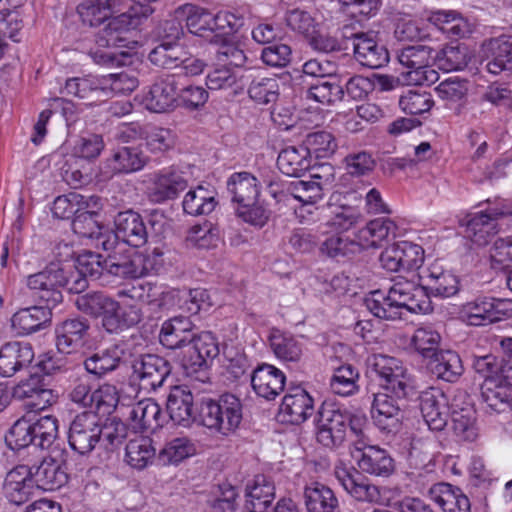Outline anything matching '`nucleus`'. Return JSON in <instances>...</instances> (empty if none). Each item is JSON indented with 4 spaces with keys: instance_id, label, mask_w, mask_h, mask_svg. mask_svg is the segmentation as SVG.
Returning <instances> with one entry per match:
<instances>
[{
    "instance_id": "2f4dec72",
    "label": "nucleus",
    "mask_w": 512,
    "mask_h": 512,
    "mask_svg": "<svg viewBox=\"0 0 512 512\" xmlns=\"http://www.w3.org/2000/svg\"><path fill=\"white\" fill-rule=\"evenodd\" d=\"M166 409L175 424L187 427L196 419L194 397L187 387L175 386L171 389Z\"/></svg>"
},
{
    "instance_id": "4c0bfd02",
    "label": "nucleus",
    "mask_w": 512,
    "mask_h": 512,
    "mask_svg": "<svg viewBox=\"0 0 512 512\" xmlns=\"http://www.w3.org/2000/svg\"><path fill=\"white\" fill-rule=\"evenodd\" d=\"M187 187V181L178 172L163 170L155 175L149 190V198L155 203L174 199Z\"/></svg>"
},
{
    "instance_id": "79ce46f5",
    "label": "nucleus",
    "mask_w": 512,
    "mask_h": 512,
    "mask_svg": "<svg viewBox=\"0 0 512 512\" xmlns=\"http://www.w3.org/2000/svg\"><path fill=\"white\" fill-rule=\"evenodd\" d=\"M303 500L307 512H337L339 510V501L334 491L320 482L305 486Z\"/></svg>"
},
{
    "instance_id": "cd10ccee",
    "label": "nucleus",
    "mask_w": 512,
    "mask_h": 512,
    "mask_svg": "<svg viewBox=\"0 0 512 512\" xmlns=\"http://www.w3.org/2000/svg\"><path fill=\"white\" fill-rule=\"evenodd\" d=\"M145 108L151 112L164 113L177 107V82L173 76L154 82L143 98Z\"/></svg>"
},
{
    "instance_id": "c03bdc74",
    "label": "nucleus",
    "mask_w": 512,
    "mask_h": 512,
    "mask_svg": "<svg viewBox=\"0 0 512 512\" xmlns=\"http://www.w3.org/2000/svg\"><path fill=\"white\" fill-rule=\"evenodd\" d=\"M428 368L437 379L449 383L458 381L464 372L460 356L452 350H441L429 360Z\"/></svg>"
},
{
    "instance_id": "bb28decb",
    "label": "nucleus",
    "mask_w": 512,
    "mask_h": 512,
    "mask_svg": "<svg viewBox=\"0 0 512 512\" xmlns=\"http://www.w3.org/2000/svg\"><path fill=\"white\" fill-rule=\"evenodd\" d=\"M486 55V68L489 73L499 75L512 74V36L501 35L486 40L483 44Z\"/></svg>"
},
{
    "instance_id": "69168bd1",
    "label": "nucleus",
    "mask_w": 512,
    "mask_h": 512,
    "mask_svg": "<svg viewBox=\"0 0 512 512\" xmlns=\"http://www.w3.org/2000/svg\"><path fill=\"white\" fill-rule=\"evenodd\" d=\"M434 63L444 71L461 70L468 64L466 48L447 45L442 50L434 52Z\"/></svg>"
},
{
    "instance_id": "6e6552de",
    "label": "nucleus",
    "mask_w": 512,
    "mask_h": 512,
    "mask_svg": "<svg viewBox=\"0 0 512 512\" xmlns=\"http://www.w3.org/2000/svg\"><path fill=\"white\" fill-rule=\"evenodd\" d=\"M368 373L379 381V385L398 399H405L412 387L407 369L401 360L383 354H374L368 358Z\"/></svg>"
},
{
    "instance_id": "a18cd8bd",
    "label": "nucleus",
    "mask_w": 512,
    "mask_h": 512,
    "mask_svg": "<svg viewBox=\"0 0 512 512\" xmlns=\"http://www.w3.org/2000/svg\"><path fill=\"white\" fill-rule=\"evenodd\" d=\"M197 453V445L192 439L182 436L175 437L165 443L160 449L156 462L159 465H177Z\"/></svg>"
},
{
    "instance_id": "7c9ffc66",
    "label": "nucleus",
    "mask_w": 512,
    "mask_h": 512,
    "mask_svg": "<svg viewBox=\"0 0 512 512\" xmlns=\"http://www.w3.org/2000/svg\"><path fill=\"white\" fill-rule=\"evenodd\" d=\"M149 161L140 146H123L113 151L106 160L104 171L107 175L116 173H131L141 170Z\"/></svg>"
},
{
    "instance_id": "aec40b11",
    "label": "nucleus",
    "mask_w": 512,
    "mask_h": 512,
    "mask_svg": "<svg viewBox=\"0 0 512 512\" xmlns=\"http://www.w3.org/2000/svg\"><path fill=\"white\" fill-rule=\"evenodd\" d=\"M116 236V247L121 245L119 239L123 243L132 247H141L148 240V228L140 214L133 210L119 212L114 219Z\"/></svg>"
},
{
    "instance_id": "c9c22d12",
    "label": "nucleus",
    "mask_w": 512,
    "mask_h": 512,
    "mask_svg": "<svg viewBox=\"0 0 512 512\" xmlns=\"http://www.w3.org/2000/svg\"><path fill=\"white\" fill-rule=\"evenodd\" d=\"M124 351L118 345L97 350L87 356L83 362L85 370L96 377L103 378L120 366Z\"/></svg>"
},
{
    "instance_id": "c756f323",
    "label": "nucleus",
    "mask_w": 512,
    "mask_h": 512,
    "mask_svg": "<svg viewBox=\"0 0 512 512\" xmlns=\"http://www.w3.org/2000/svg\"><path fill=\"white\" fill-rule=\"evenodd\" d=\"M52 311L47 306L22 308L13 314L11 326L19 336H26L40 331L50 325Z\"/></svg>"
},
{
    "instance_id": "dca6fc26",
    "label": "nucleus",
    "mask_w": 512,
    "mask_h": 512,
    "mask_svg": "<svg viewBox=\"0 0 512 512\" xmlns=\"http://www.w3.org/2000/svg\"><path fill=\"white\" fill-rule=\"evenodd\" d=\"M119 15L111 17L108 24L97 36L96 43L100 47L107 48H130L135 42L131 39L133 30L138 25L135 15L123 10Z\"/></svg>"
},
{
    "instance_id": "7ed1b4c3",
    "label": "nucleus",
    "mask_w": 512,
    "mask_h": 512,
    "mask_svg": "<svg viewBox=\"0 0 512 512\" xmlns=\"http://www.w3.org/2000/svg\"><path fill=\"white\" fill-rule=\"evenodd\" d=\"M315 422L317 442L333 449L341 446L348 435L360 437L363 434L365 418L351 414L336 403L323 402Z\"/></svg>"
},
{
    "instance_id": "0eeeda50",
    "label": "nucleus",
    "mask_w": 512,
    "mask_h": 512,
    "mask_svg": "<svg viewBox=\"0 0 512 512\" xmlns=\"http://www.w3.org/2000/svg\"><path fill=\"white\" fill-rule=\"evenodd\" d=\"M435 50L423 44L408 45L396 50V58L399 64L406 68V81L414 85H431L434 84L439 75L434 64Z\"/></svg>"
},
{
    "instance_id": "680f3d73",
    "label": "nucleus",
    "mask_w": 512,
    "mask_h": 512,
    "mask_svg": "<svg viewBox=\"0 0 512 512\" xmlns=\"http://www.w3.org/2000/svg\"><path fill=\"white\" fill-rule=\"evenodd\" d=\"M304 146L309 155H313L315 158H329L338 148L334 135L324 130L307 134L304 140Z\"/></svg>"
},
{
    "instance_id": "3c124183",
    "label": "nucleus",
    "mask_w": 512,
    "mask_h": 512,
    "mask_svg": "<svg viewBox=\"0 0 512 512\" xmlns=\"http://www.w3.org/2000/svg\"><path fill=\"white\" fill-rule=\"evenodd\" d=\"M344 87L338 75L316 80L307 90V98L332 105L344 99Z\"/></svg>"
},
{
    "instance_id": "052dcab7",
    "label": "nucleus",
    "mask_w": 512,
    "mask_h": 512,
    "mask_svg": "<svg viewBox=\"0 0 512 512\" xmlns=\"http://www.w3.org/2000/svg\"><path fill=\"white\" fill-rule=\"evenodd\" d=\"M106 264L107 257L92 251H84L76 259V269L84 277L107 282L109 275Z\"/></svg>"
},
{
    "instance_id": "f257e3e1",
    "label": "nucleus",
    "mask_w": 512,
    "mask_h": 512,
    "mask_svg": "<svg viewBox=\"0 0 512 512\" xmlns=\"http://www.w3.org/2000/svg\"><path fill=\"white\" fill-rule=\"evenodd\" d=\"M400 278L386 294L381 290H375L364 299L366 308L374 316L385 320H397L402 318L403 309L411 313L432 311L431 301L424 286L416 284L413 279Z\"/></svg>"
},
{
    "instance_id": "de8ad7c7",
    "label": "nucleus",
    "mask_w": 512,
    "mask_h": 512,
    "mask_svg": "<svg viewBox=\"0 0 512 512\" xmlns=\"http://www.w3.org/2000/svg\"><path fill=\"white\" fill-rule=\"evenodd\" d=\"M426 285L424 288L428 297H451L459 291L458 278L449 271H444L440 267L433 266L429 269L426 276Z\"/></svg>"
},
{
    "instance_id": "a19ab883",
    "label": "nucleus",
    "mask_w": 512,
    "mask_h": 512,
    "mask_svg": "<svg viewBox=\"0 0 512 512\" xmlns=\"http://www.w3.org/2000/svg\"><path fill=\"white\" fill-rule=\"evenodd\" d=\"M101 199L98 196L85 197L77 192L58 196L52 205L51 211L55 218L66 220L75 217L80 210L99 209Z\"/></svg>"
},
{
    "instance_id": "f03ea898",
    "label": "nucleus",
    "mask_w": 512,
    "mask_h": 512,
    "mask_svg": "<svg viewBox=\"0 0 512 512\" xmlns=\"http://www.w3.org/2000/svg\"><path fill=\"white\" fill-rule=\"evenodd\" d=\"M75 305L79 311L93 318H101L102 328L109 334H119L142 320V311L135 305L122 307L104 292L92 291L78 295Z\"/></svg>"
},
{
    "instance_id": "ddd939ff",
    "label": "nucleus",
    "mask_w": 512,
    "mask_h": 512,
    "mask_svg": "<svg viewBox=\"0 0 512 512\" xmlns=\"http://www.w3.org/2000/svg\"><path fill=\"white\" fill-rule=\"evenodd\" d=\"M102 424L93 412H82L70 424L68 442L81 455L90 453L101 440Z\"/></svg>"
},
{
    "instance_id": "2eb2a0df",
    "label": "nucleus",
    "mask_w": 512,
    "mask_h": 512,
    "mask_svg": "<svg viewBox=\"0 0 512 512\" xmlns=\"http://www.w3.org/2000/svg\"><path fill=\"white\" fill-rule=\"evenodd\" d=\"M351 455L364 473L388 477L394 471V460L385 449L366 445L361 439L354 442Z\"/></svg>"
},
{
    "instance_id": "13d9d810",
    "label": "nucleus",
    "mask_w": 512,
    "mask_h": 512,
    "mask_svg": "<svg viewBox=\"0 0 512 512\" xmlns=\"http://www.w3.org/2000/svg\"><path fill=\"white\" fill-rule=\"evenodd\" d=\"M452 430L459 441L473 442L478 437L476 412L469 407L452 410Z\"/></svg>"
},
{
    "instance_id": "37998d69",
    "label": "nucleus",
    "mask_w": 512,
    "mask_h": 512,
    "mask_svg": "<svg viewBox=\"0 0 512 512\" xmlns=\"http://www.w3.org/2000/svg\"><path fill=\"white\" fill-rule=\"evenodd\" d=\"M244 508L248 512H267L275 499V487L264 475H257L252 485H247Z\"/></svg>"
},
{
    "instance_id": "ea45409f",
    "label": "nucleus",
    "mask_w": 512,
    "mask_h": 512,
    "mask_svg": "<svg viewBox=\"0 0 512 512\" xmlns=\"http://www.w3.org/2000/svg\"><path fill=\"white\" fill-rule=\"evenodd\" d=\"M124 4L121 0H84L77 6V12L84 24L93 27L121 12Z\"/></svg>"
},
{
    "instance_id": "5701e85b",
    "label": "nucleus",
    "mask_w": 512,
    "mask_h": 512,
    "mask_svg": "<svg viewBox=\"0 0 512 512\" xmlns=\"http://www.w3.org/2000/svg\"><path fill=\"white\" fill-rule=\"evenodd\" d=\"M36 490L29 466L18 465L7 473L3 493L10 503L22 505L30 500Z\"/></svg>"
},
{
    "instance_id": "423d86ee",
    "label": "nucleus",
    "mask_w": 512,
    "mask_h": 512,
    "mask_svg": "<svg viewBox=\"0 0 512 512\" xmlns=\"http://www.w3.org/2000/svg\"><path fill=\"white\" fill-rule=\"evenodd\" d=\"M199 418L205 427L227 435L241 423V401L230 393L223 394L218 399L204 398L200 404Z\"/></svg>"
},
{
    "instance_id": "8fccbe9b",
    "label": "nucleus",
    "mask_w": 512,
    "mask_h": 512,
    "mask_svg": "<svg viewBox=\"0 0 512 512\" xmlns=\"http://www.w3.org/2000/svg\"><path fill=\"white\" fill-rule=\"evenodd\" d=\"M481 398L490 414L512 413L509 390L495 380H488L481 385Z\"/></svg>"
},
{
    "instance_id": "09e8293b",
    "label": "nucleus",
    "mask_w": 512,
    "mask_h": 512,
    "mask_svg": "<svg viewBox=\"0 0 512 512\" xmlns=\"http://www.w3.org/2000/svg\"><path fill=\"white\" fill-rule=\"evenodd\" d=\"M251 69L233 70L227 65H220L206 76V85L211 90L229 89L234 86L242 88L245 79L251 78Z\"/></svg>"
},
{
    "instance_id": "774afa93",
    "label": "nucleus",
    "mask_w": 512,
    "mask_h": 512,
    "mask_svg": "<svg viewBox=\"0 0 512 512\" xmlns=\"http://www.w3.org/2000/svg\"><path fill=\"white\" fill-rule=\"evenodd\" d=\"M434 104L430 93L421 90H408L399 99L400 108L407 114L420 115L429 112Z\"/></svg>"
},
{
    "instance_id": "39448f33",
    "label": "nucleus",
    "mask_w": 512,
    "mask_h": 512,
    "mask_svg": "<svg viewBox=\"0 0 512 512\" xmlns=\"http://www.w3.org/2000/svg\"><path fill=\"white\" fill-rule=\"evenodd\" d=\"M58 436V421L53 416H44L32 422L22 417L14 422L5 436L11 450H20L30 445L41 449L50 448Z\"/></svg>"
},
{
    "instance_id": "603ef678",
    "label": "nucleus",
    "mask_w": 512,
    "mask_h": 512,
    "mask_svg": "<svg viewBox=\"0 0 512 512\" xmlns=\"http://www.w3.org/2000/svg\"><path fill=\"white\" fill-rule=\"evenodd\" d=\"M493 303L489 297H479L462 305L461 318L470 326H486L495 322Z\"/></svg>"
},
{
    "instance_id": "72a5a7b5",
    "label": "nucleus",
    "mask_w": 512,
    "mask_h": 512,
    "mask_svg": "<svg viewBox=\"0 0 512 512\" xmlns=\"http://www.w3.org/2000/svg\"><path fill=\"white\" fill-rule=\"evenodd\" d=\"M428 496L443 512H471L468 497L458 487L446 482L433 484L428 490Z\"/></svg>"
},
{
    "instance_id": "a878e982",
    "label": "nucleus",
    "mask_w": 512,
    "mask_h": 512,
    "mask_svg": "<svg viewBox=\"0 0 512 512\" xmlns=\"http://www.w3.org/2000/svg\"><path fill=\"white\" fill-rule=\"evenodd\" d=\"M34 349L30 343L7 342L0 348V375L12 377L30 366L34 359Z\"/></svg>"
},
{
    "instance_id": "b1692460",
    "label": "nucleus",
    "mask_w": 512,
    "mask_h": 512,
    "mask_svg": "<svg viewBox=\"0 0 512 512\" xmlns=\"http://www.w3.org/2000/svg\"><path fill=\"white\" fill-rule=\"evenodd\" d=\"M268 343L274 356L286 365H298L305 358V344L291 333L272 329L268 336Z\"/></svg>"
},
{
    "instance_id": "864d4df0",
    "label": "nucleus",
    "mask_w": 512,
    "mask_h": 512,
    "mask_svg": "<svg viewBox=\"0 0 512 512\" xmlns=\"http://www.w3.org/2000/svg\"><path fill=\"white\" fill-rule=\"evenodd\" d=\"M179 10L186 16V26L191 33L210 40L213 36L212 13L192 4H186Z\"/></svg>"
},
{
    "instance_id": "bf43d9fd",
    "label": "nucleus",
    "mask_w": 512,
    "mask_h": 512,
    "mask_svg": "<svg viewBox=\"0 0 512 512\" xmlns=\"http://www.w3.org/2000/svg\"><path fill=\"white\" fill-rule=\"evenodd\" d=\"M332 369L330 388L333 393L340 396H349L358 390L359 372L353 365L343 364Z\"/></svg>"
},
{
    "instance_id": "6e6d98bb",
    "label": "nucleus",
    "mask_w": 512,
    "mask_h": 512,
    "mask_svg": "<svg viewBox=\"0 0 512 512\" xmlns=\"http://www.w3.org/2000/svg\"><path fill=\"white\" fill-rule=\"evenodd\" d=\"M126 462L133 468L142 470L156 461V450L148 437L132 439L126 445Z\"/></svg>"
},
{
    "instance_id": "4be33fe9",
    "label": "nucleus",
    "mask_w": 512,
    "mask_h": 512,
    "mask_svg": "<svg viewBox=\"0 0 512 512\" xmlns=\"http://www.w3.org/2000/svg\"><path fill=\"white\" fill-rule=\"evenodd\" d=\"M334 474L345 491L357 501L377 502L380 499L378 487L371 484L359 470L341 465L335 467Z\"/></svg>"
},
{
    "instance_id": "338daca9",
    "label": "nucleus",
    "mask_w": 512,
    "mask_h": 512,
    "mask_svg": "<svg viewBox=\"0 0 512 512\" xmlns=\"http://www.w3.org/2000/svg\"><path fill=\"white\" fill-rule=\"evenodd\" d=\"M248 94L259 104L274 103L279 96L278 80L271 77L255 78L250 83Z\"/></svg>"
},
{
    "instance_id": "0e129e2a",
    "label": "nucleus",
    "mask_w": 512,
    "mask_h": 512,
    "mask_svg": "<svg viewBox=\"0 0 512 512\" xmlns=\"http://www.w3.org/2000/svg\"><path fill=\"white\" fill-rule=\"evenodd\" d=\"M441 335L432 327H419L415 330L411 343L415 350L424 358L432 360L441 351L439 349Z\"/></svg>"
},
{
    "instance_id": "6ab92c4d",
    "label": "nucleus",
    "mask_w": 512,
    "mask_h": 512,
    "mask_svg": "<svg viewBox=\"0 0 512 512\" xmlns=\"http://www.w3.org/2000/svg\"><path fill=\"white\" fill-rule=\"evenodd\" d=\"M419 400L423 419L429 429L442 431L449 417L447 396L440 389L429 388L420 394Z\"/></svg>"
},
{
    "instance_id": "a211bd4d",
    "label": "nucleus",
    "mask_w": 512,
    "mask_h": 512,
    "mask_svg": "<svg viewBox=\"0 0 512 512\" xmlns=\"http://www.w3.org/2000/svg\"><path fill=\"white\" fill-rule=\"evenodd\" d=\"M90 323L76 317L59 323L55 328L56 347L61 354H72L82 348L89 336Z\"/></svg>"
},
{
    "instance_id": "20e7f679",
    "label": "nucleus",
    "mask_w": 512,
    "mask_h": 512,
    "mask_svg": "<svg viewBox=\"0 0 512 512\" xmlns=\"http://www.w3.org/2000/svg\"><path fill=\"white\" fill-rule=\"evenodd\" d=\"M107 256L108 275L121 279H137L159 273L165 264L164 252L156 247L142 253L126 249L124 245L110 250Z\"/></svg>"
},
{
    "instance_id": "473e14b6",
    "label": "nucleus",
    "mask_w": 512,
    "mask_h": 512,
    "mask_svg": "<svg viewBox=\"0 0 512 512\" xmlns=\"http://www.w3.org/2000/svg\"><path fill=\"white\" fill-rule=\"evenodd\" d=\"M128 419L135 432H154L163 425L160 406L151 399L135 403L129 411Z\"/></svg>"
},
{
    "instance_id": "e2e57ef3",
    "label": "nucleus",
    "mask_w": 512,
    "mask_h": 512,
    "mask_svg": "<svg viewBox=\"0 0 512 512\" xmlns=\"http://www.w3.org/2000/svg\"><path fill=\"white\" fill-rule=\"evenodd\" d=\"M397 225L393 220L387 217H380L371 220L359 232L362 240L369 242L372 247H378L380 242L388 239L390 235H396Z\"/></svg>"
},
{
    "instance_id": "412c9836",
    "label": "nucleus",
    "mask_w": 512,
    "mask_h": 512,
    "mask_svg": "<svg viewBox=\"0 0 512 512\" xmlns=\"http://www.w3.org/2000/svg\"><path fill=\"white\" fill-rule=\"evenodd\" d=\"M313 412V398L305 389L299 386L288 390L279 408V416L282 418V421L294 425L305 422Z\"/></svg>"
},
{
    "instance_id": "58836bf2",
    "label": "nucleus",
    "mask_w": 512,
    "mask_h": 512,
    "mask_svg": "<svg viewBox=\"0 0 512 512\" xmlns=\"http://www.w3.org/2000/svg\"><path fill=\"white\" fill-rule=\"evenodd\" d=\"M105 84L102 76L74 77L66 81L64 91L67 95H73L92 105L106 98Z\"/></svg>"
},
{
    "instance_id": "393cba45",
    "label": "nucleus",
    "mask_w": 512,
    "mask_h": 512,
    "mask_svg": "<svg viewBox=\"0 0 512 512\" xmlns=\"http://www.w3.org/2000/svg\"><path fill=\"white\" fill-rule=\"evenodd\" d=\"M250 379L255 393L266 400H274L284 391L286 383L284 372L267 363L257 366L250 375Z\"/></svg>"
},
{
    "instance_id": "f3484780",
    "label": "nucleus",
    "mask_w": 512,
    "mask_h": 512,
    "mask_svg": "<svg viewBox=\"0 0 512 512\" xmlns=\"http://www.w3.org/2000/svg\"><path fill=\"white\" fill-rule=\"evenodd\" d=\"M344 37L353 41L355 59L364 67L379 69L389 62V52L385 45L376 40L373 32H356Z\"/></svg>"
},
{
    "instance_id": "e433bc0d",
    "label": "nucleus",
    "mask_w": 512,
    "mask_h": 512,
    "mask_svg": "<svg viewBox=\"0 0 512 512\" xmlns=\"http://www.w3.org/2000/svg\"><path fill=\"white\" fill-rule=\"evenodd\" d=\"M507 213L498 207L475 213L466 222V236L478 245L487 243V236L495 233V221Z\"/></svg>"
},
{
    "instance_id": "c85d7f7f",
    "label": "nucleus",
    "mask_w": 512,
    "mask_h": 512,
    "mask_svg": "<svg viewBox=\"0 0 512 512\" xmlns=\"http://www.w3.org/2000/svg\"><path fill=\"white\" fill-rule=\"evenodd\" d=\"M195 325L185 316H175L165 320L159 332L160 343L172 350L180 352L193 339Z\"/></svg>"
},
{
    "instance_id": "f8f14e48",
    "label": "nucleus",
    "mask_w": 512,
    "mask_h": 512,
    "mask_svg": "<svg viewBox=\"0 0 512 512\" xmlns=\"http://www.w3.org/2000/svg\"><path fill=\"white\" fill-rule=\"evenodd\" d=\"M131 379L146 391H154L164 384L171 373L170 363L155 354H143L132 361Z\"/></svg>"
},
{
    "instance_id": "9d476101",
    "label": "nucleus",
    "mask_w": 512,
    "mask_h": 512,
    "mask_svg": "<svg viewBox=\"0 0 512 512\" xmlns=\"http://www.w3.org/2000/svg\"><path fill=\"white\" fill-rule=\"evenodd\" d=\"M67 284H69L67 271L56 264H51L44 270L27 277V286L34 291L33 295L50 308L62 302L61 290Z\"/></svg>"
},
{
    "instance_id": "49530a36",
    "label": "nucleus",
    "mask_w": 512,
    "mask_h": 512,
    "mask_svg": "<svg viewBox=\"0 0 512 512\" xmlns=\"http://www.w3.org/2000/svg\"><path fill=\"white\" fill-rule=\"evenodd\" d=\"M277 166L283 174L300 177L311 167L310 155L305 146H288L279 153Z\"/></svg>"
},
{
    "instance_id": "9b49d317",
    "label": "nucleus",
    "mask_w": 512,
    "mask_h": 512,
    "mask_svg": "<svg viewBox=\"0 0 512 512\" xmlns=\"http://www.w3.org/2000/svg\"><path fill=\"white\" fill-rule=\"evenodd\" d=\"M219 355L216 337L209 331L194 334L183 350L178 354L182 367L188 373H196L207 367Z\"/></svg>"
},
{
    "instance_id": "f704fd0d",
    "label": "nucleus",
    "mask_w": 512,
    "mask_h": 512,
    "mask_svg": "<svg viewBox=\"0 0 512 512\" xmlns=\"http://www.w3.org/2000/svg\"><path fill=\"white\" fill-rule=\"evenodd\" d=\"M227 191L231 200L240 206H248L257 201L260 195L258 179L249 172L233 173L227 181Z\"/></svg>"
},
{
    "instance_id": "1a4fd4ad",
    "label": "nucleus",
    "mask_w": 512,
    "mask_h": 512,
    "mask_svg": "<svg viewBox=\"0 0 512 512\" xmlns=\"http://www.w3.org/2000/svg\"><path fill=\"white\" fill-rule=\"evenodd\" d=\"M67 460L68 452L58 445H52L49 454L39 465L29 466L37 489L53 491L64 486L68 482Z\"/></svg>"
},
{
    "instance_id": "4468645a",
    "label": "nucleus",
    "mask_w": 512,
    "mask_h": 512,
    "mask_svg": "<svg viewBox=\"0 0 512 512\" xmlns=\"http://www.w3.org/2000/svg\"><path fill=\"white\" fill-rule=\"evenodd\" d=\"M72 229L80 237L89 239L96 248L104 251L116 248V236L100 222L96 209L80 210L73 218Z\"/></svg>"
},
{
    "instance_id": "4d7b16f0",
    "label": "nucleus",
    "mask_w": 512,
    "mask_h": 512,
    "mask_svg": "<svg viewBox=\"0 0 512 512\" xmlns=\"http://www.w3.org/2000/svg\"><path fill=\"white\" fill-rule=\"evenodd\" d=\"M322 255L337 261L351 258L362 250L361 244L338 233L327 237L319 248Z\"/></svg>"
},
{
    "instance_id": "5fc2aeb1",
    "label": "nucleus",
    "mask_w": 512,
    "mask_h": 512,
    "mask_svg": "<svg viewBox=\"0 0 512 512\" xmlns=\"http://www.w3.org/2000/svg\"><path fill=\"white\" fill-rule=\"evenodd\" d=\"M213 191H210L199 185L195 189L189 190L183 199V210L192 216L208 215L216 207Z\"/></svg>"
}]
</instances>
